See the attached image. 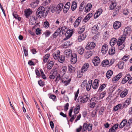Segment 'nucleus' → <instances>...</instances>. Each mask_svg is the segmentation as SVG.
I'll return each instance as SVG.
<instances>
[{
    "label": "nucleus",
    "mask_w": 132,
    "mask_h": 132,
    "mask_svg": "<svg viewBox=\"0 0 132 132\" xmlns=\"http://www.w3.org/2000/svg\"><path fill=\"white\" fill-rule=\"evenodd\" d=\"M68 69L69 71L71 73L74 72L75 71V68L73 67L71 65H68Z\"/></svg>",
    "instance_id": "obj_42"
},
{
    "label": "nucleus",
    "mask_w": 132,
    "mask_h": 132,
    "mask_svg": "<svg viewBox=\"0 0 132 132\" xmlns=\"http://www.w3.org/2000/svg\"><path fill=\"white\" fill-rule=\"evenodd\" d=\"M102 12V9H99L98 11L96 12L95 14L94 17L95 19H96L98 18L100 15L101 14Z\"/></svg>",
    "instance_id": "obj_23"
},
{
    "label": "nucleus",
    "mask_w": 132,
    "mask_h": 132,
    "mask_svg": "<svg viewBox=\"0 0 132 132\" xmlns=\"http://www.w3.org/2000/svg\"><path fill=\"white\" fill-rule=\"evenodd\" d=\"M102 66L103 67L109 66V61L107 59L103 60L102 62Z\"/></svg>",
    "instance_id": "obj_30"
},
{
    "label": "nucleus",
    "mask_w": 132,
    "mask_h": 132,
    "mask_svg": "<svg viewBox=\"0 0 132 132\" xmlns=\"http://www.w3.org/2000/svg\"><path fill=\"white\" fill-rule=\"evenodd\" d=\"M99 81L98 79H96L94 81L92 85L93 89H97L99 86Z\"/></svg>",
    "instance_id": "obj_11"
},
{
    "label": "nucleus",
    "mask_w": 132,
    "mask_h": 132,
    "mask_svg": "<svg viewBox=\"0 0 132 132\" xmlns=\"http://www.w3.org/2000/svg\"><path fill=\"white\" fill-rule=\"evenodd\" d=\"M64 54L66 57H69L71 56L73 54L71 50L68 49L64 51Z\"/></svg>",
    "instance_id": "obj_9"
},
{
    "label": "nucleus",
    "mask_w": 132,
    "mask_h": 132,
    "mask_svg": "<svg viewBox=\"0 0 132 132\" xmlns=\"http://www.w3.org/2000/svg\"><path fill=\"white\" fill-rule=\"evenodd\" d=\"M128 91L127 89H125L122 91L120 94V96L123 98L125 97L128 93Z\"/></svg>",
    "instance_id": "obj_29"
},
{
    "label": "nucleus",
    "mask_w": 132,
    "mask_h": 132,
    "mask_svg": "<svg viewBox=\"0 0 132 132\" xmlns=\"http://www.w3.org/2000/svg\"><path fill=\"white\" fill-rule=\"evenodd\" d=\"M13 15L14 17L16 19H17L19 21H20L21 20V18L19 17L18 15L16 14V12H14L13 13Z\"/></svg>",
    "instance_id": "obj_47"
},
{
    "label": "nucleus",
    "mask_w": 132,
    "mask_h": 132,
    "mask_svg": "<svg viewBox=\"0 0 132 132\" xmlns=\"http://www.w3.org/2000/svg\"><path fill=\"white\" fill-rule=\"evenodd\" d=\"M48 57H49V56L48 55H45L44 59H43V64H44V63H45L47 61Z\"/></svg>",
    "instance_id": "obj_59"
},
{
    "label": "nucleus",
    "mask_w": 132,
    "mask_h": 132,
    "mask_svg": "<svg viewBox=\"0 0 132 132\" xmlns=\"http://www.w3.org/2000/svg\"><path fill=\"white\" fill-rule=\"evenodd\" d=\"M81 99L80 102L82 103H85L86 102L88 99V97L86 95H84L82 96H81L80 97Z\"/></svg>",
    "instance_id": "obj_22"
},
{
    "label": "nucleus",
    "mask_w": 132,
    "mask_h": 132,
    "mask_svg": "<svg viewBox=\"0 0 132 132\" xmlns=\"http://www.w3.org/2000/svg\"><path fill=\"white\" fill-rule=\"evenodd\" d=\"M113 74V72L111 70L108 71L106 74V77L108 78H109L111 77Z\"/></svg>",
    "instance_id": "obj_41"
},
{
    "label": "nucleus",
    "mask_w": 132,
    "mask_h": 132,
    "mask_svg": "<svg viewBox=\"0 0 132 132\" xmlns=\"http://www.w3.org/2000/svg\"><path fill=\"white\" fill-rule=\"evenodd\" d=\"M54 65V62L53 61H50L48 63L47 68L48 70L51 69Z\"/></svg>",
    "instance_id": "obj_36"
},
{
    "label": "nucleus",
    "mask_w": 132,
    "mask_h": 132,
    "mask_svg": "<svg viewBox=\"0 0 132 132\" xmlns=\"http://www.w3.org/2000/svg\"><path fill=\"white\" fill-rule=\"evenodd\" d=\"M38 3V2L36 1H34L31 3V6L32 7H35L37 6Z\"/></svg>",
    "instance_id": "obj_44"
},
{
    "label": "nucleus",
    "mask_w": 132,
    "mask_h": 132,
    "mask_svg": "<svg viewBox=\"0 0 132 132\" xmlns=\"http://www.w3.org/2000/svg\"><path fill=\"white\" fill-rule=\"evenodd\" d=\"M63 5V4L62 3H60L58 4L57 6L56 7V12L58 13H60L61 11L62 10Z\"/></svg>",
    "instance_id": "obj_13"
},
{
    "label": "nucleus",
    "mask_w": 132,
    "mask_h": 132,
    "mask_svg": "<svg viewBox=\"0 0 132 132\" xmlns=\"http://www.w3.org/2000/svg\"><path fill=\"white\" fill-rule=\"evenodd\" d=\"M122 104H119L114 106L113 109V111H116L119 109H121Z\"/></svg>",
    "instance_id": "obj_33"
},
{
    "label": "nucleus",
    "mask_w": 132,
    "mask_h": 132,
    "mask_svg": "<svg viewBox=\"0 0 132 132\" xmlns=\"http://www.w3.org/2000/svg\"><path fill=\"white\" fill-rule=\"evenodd\" d=\"M92 7V5L90 4H88L85 9V11L86 12H89L91 10Z\"/></svg>",
    "instance_id": "obj_28"
},
{
    "label": "nucleus",
    "mask_w": 132,
    "mask_h": 132,
    "mask_svg": "<svg viewBox=\"0 0 132 132\" xmlns=\"http://www.w3.org/2000/svg\"><path fill=\"white\" fill-rule=\"evenodd\" d=\"M72 43L69 41H67L65 42L62 45V47L63 48H66L69 47L72 45Z\"/></svg>",
    "instance_id": "obj_19"
},
{
    "label": "nucleus",
    "mask_w": 132,
    "mask_h": 132,
    "mask_svg": "<svg viewBox=\"0 0 132 132\" xmlns=\"http://www.w3.org/2000/svg\"><path fill=\"white\" fill-rule=\"evenodd\" d=\"M51 32L49 30H46L45 32L43 34H44L46 37H48L51 34Z\"/></svg>",
    "instance_id": "obj_53"
},
{
    "label": "nucleus",
    "mask_w": 132,
    "mask_h": 132,
    "mask_svg": "<svg viewBox=\"0 0 132 132\" xmlns=\"http://www.w3.org/2000/svg\"><path fill=\"white\" fill-rule=\"evenodd\" d=\"M61 29L62 35H65V38L64 39V40H66L72 36L73 33V30L70 29L67 30V27L64 26L61 27Z\"/></svg>",
    "instance_id": "obj_2"
},
{
    "label": "nucleus",
    "mask_w": 132,
    "mask_h": 132,
    "mask_svg": "<svg viewBox=\"0 0 132 132\" xmlns=\"http://www.w3.org/2000/svg\"><path fill=\"white\" fill-rule=\"evenodd\" d=\"M48 10H46V9L43 6L39 7L37 10L36 15L38 17L41 18L42 17H45L47 15Z\"/></svg>",
    "instance_id": "obj_1"
},
{
    "label": "nucleus",
    "mask_w": 132,
    "mask_h": 132,
    "mask_svg": "<svg viewBox=\"0 0 132 132\" xmlns=\"http://www.w3.org/2000/svg\"><path fill=\"white\" fill-rule=\"evenodd\" d=\"M118 67L119 69H121L123 68L124 66V62L120 61L118 63Z\"/></svg>",
    "instance_id": "obj_45"
},
{
    "label": "nucleus",
    "mask_w": 132,
    "mask_h": 132,
    "mask_svg": "<svg viewBox=\"0 0 132 132\" xmlns=\"http://www.w3.org/2000/svg\"><path fill=\"white\" fill-rule=\"evenodd\" d=\"M95 46V44L93 42H89L86 48L87 49H92Z\"/></svg>",
    "instance_id": "obj_16"
},
{
    "label": "nucleus",
    "mask_w": 132,
    "mask_h": 132,
    "mask_svg": "<svg viewBox=\"0 0 132 132\" xmlns=\"http://www.w3.org/2000/svg\"><path fill=\"white\" fill-rule=\"evenodd\" d=\"M57 73V71L56 70H52L50 72V74H51L54 76H56Z\"/></svg>",
    "instance_id": "obj_55"
},
{
    "label": "nucleus",
    "mask_w": 132,
    "mask_h": 132,
    "mask_svg": "<svg viewBox=\"0 0 132 132\" xmlns=\"http://www.w3.org/2000/svg\"><path fill=\"white\" fill-rule=\"evenodd\" d=\"M30 22L32 24H34L36 22V20L34 17L31 16L30 18Z\"/></svg>",
    "instance_id": "obj_39"
},
{
    "label": "nucleus",
    "mask_w": 132,
    "mask_h": 132,
    "mask_svg": "<svg viewBox=\"0 0 132 132\" xmlns=\"http://www.w3.org/2000/svg\"><path fill=\"white\" fill-rule=\"evenodd\" d=\"M69 106V104L68 103H66L65 105L64 106V110L67 111L68 109V107Z\"/></svg>",
    "instance_id": "obj_64"
},
{
    "label": "nucleus",
    "mask_w": 132,
    "mask_h": 132,
    "mask_svg": "<svg viewBox=\"0 0 132 132\" xmlns=\"http://www.w3.org/2000/svg\"><path fill=\"white\" fill-rule=\"evenodd\" d=\"M116 5V3L115 2H112L110 5L109 8L110 10L113 9Z\"/></svg>",
    "instance_id": "obj_51"
},
{
    "label": "nucleus",
    "mask_w": 132,
    "mask_h": 132,
    "mask_svg": "<svg viewBox=\"0 0 132 132\" xmlns=\"http://www.w3.org/2000/svg\"><path fill=\"white\" fill-rule=\"evenodd\" d=\"M82 17L81 16L78 17L75 22L73 25L75 27H77L79 25V23L81 22Z\"/></svg>",
    "instance_id": "obj_12"
},
{
    "label": "nucleus",
    "mask_w": 132,
    "mask_h": 132,
    "mask_svg": "<svg viewBox=\"0 0 132 132\" xmlns=\"http://www.w3.org/2000/svg\"><path fill=\"white\" fill-rule=\"evenodd\" d=\"M108 47L107 45H103L102 48L101 52L103 54H105L107 52Z\"/></svg>",
    "instance_id": "obj_14"
},
{
    "label": "nucleus",
    "mask_w": 132,
    "mask_h": 132,
    "mask_svg": "<svg viewBox=\"0 0 132 132\" xmlns=\"http://www.w3.org/2000/svg\"><path fill=\"white\" fill-rule=\"evenodd\" d=\"M98 27L97 25L96 24L92 27V33H96L98 31Z\"/></svg>",
    "instance_id": "obj_24"
},
{
    "label": "nucleus",
    "mask_w": 132,
    "mask_h": 132,
    "mask_svg": "<svg viewBox=\"0 0 132 132\" xmlns=\"http://www.w3.org/2000/svg\"><path fill=\"white\" fill-rule=\"evenodd\" d=\"M23 47L24 55L26 56H27L28 54V51L26 49V47L25 46H23Z\"/></svg>",
    "instance_id": "obj_61"
},
{
    "label": "nucleus",
    "mask_w": 132,
    "mask_h": 132,
    "mask_svg": "<svg viewBox=\"0 0 132 132\" xmlns=\"http://www.w3.org/2000/svg\"><path fill=\"white\" fill-rule=\"evenodd\" d=\"M84 3L85 2H83L80 4L79 9V11H82L83 10L85 7V6L84 5Z\"/></svg>",
    "instance_id": "obj_52"
},
{
    "label": "nucleus",
    "mask_w": 132,
    "mask_h": 132,
    "mask_svg": "<svg viewBox=\"0 0 132 132\" xmlns=\"http://www.w3.org/2000/svg\"><path fill=\"white\" fill-rule=\"evenodd\" d=\"M121 23L120 22L117 21L114 23L113 26L115 29H117L121 26Z\"/></svg>",
    "instance_id": "obj_15"
},
{
    "label": "nucleus",
    "mask_w": 132,
    "mask_h": 132,
    "mask_svg": "<svg viewBox=\"0 0 132 132\" xmlns=\"http://www.w3.org/2000/svg\"><path fill=\"white\" fill-rule=\"evenodd\" d=\"M117 41V39L115 38H112L110 41V44L111 46H113Z\"/></svg>",
    "instance_id": "obj_34"
},
{
    "label": "nucleus",
    "mask_w": 132,
    "mask_h": 132,
    "mask_svg": "<svg viewBox=\"0 0 132 132\" xmlns=\"http://www.w3.org/2000/svg\"><path fill=\"white\" fill-rule=\"evenodd\" d=\"M87 80H84L83 82L82 83V84L81 85V87L84 88L86 85V84H87Z\"/></svg>",
    "instance_id": "obj_63"
},
{
    "label": "nucleus",
    "mask_w": 132,
    "mask_h": 132,
    "mask_svg": "<svg viewBox=\"0 0 132 132\" xmlns=\"http://www.w3.org/2000/svg\"><path fill=\"white\" fill-rule=\"evenodd\" d=\"M80 108V106L79 105L77 106L75 109H74V112L75 114H77L79 113Z\"/></svg>",
    "instance_id": "obj_50"
},
{
    "label": "nucleus",
    "mask_w": 132,
    "mask_h": 132,
    "mask_svg": "<svg viewBox=\"0 0 132 132\" xmlns=\"http://www.w3.org/2000/svg\"><path fill=\"white\" fill-rule=\"evenodd\" d=\"M68 76L66 75H64L61 76V81L65 85L69 84L71 79H68Z\"/></svg>",
    "instance_id": "obj_4"
},
{
    "label": "nucleus",
    "mask_w": 132,
    "mask_h": 132,
    "mask_svg": "<svg viewBox=\"0 0 132 132\" xmlns=\"http://www.w3.org/2000/svg\"><path fill=\"white\" fill-rule=\"evenodd\" d=\"M92 14L89 13L87 14L83 19V21L84 22L86 23L87 22L92 16Z\"/></svg>",
    "instance_id": "obj_20"
},
{
    "label": "nucleus",
    "mask_w": 132,
    "mask_h": 132,
    "mask_svg": "<svg viewBox=\"0 0 132 132\" xmlns=\"http://www.w3.org/2000/svg\"><path fill=\"white\" fill-rule=\"evenodd\" d=\"M85 26H82V27H79L78 30V32L79 33H81L83 32L85 29Z\"/></svg>",
    "instance_id": "obj_48"
},
{
    "label": "nucleus",
    "mask_w": 132,
    "mask_h": 132,
    "mask_svg": "<svg viewBox=\"0 0 132 132\" xmlns=\"http://www.w3.org/2000/svg\"><path fill=\"white\" fill-rule=\"evenodd\" d=\"M105 94L106 92L105 91L103 92L100 95L99 98L100 99L103 98L105 96Z\"/></svg>",
    "instance_id": "obj_62"
},
{
    "label": "nucleus",
    "mask_w": 132,
    "mask_h": 132,
    "mask_svg": "<svg viewBox=\"0 0 132 132\" xmlns=\"http://www.w3.org/2000/svg\"><path fill=\"white\" fill-rule=\"evenodd\" d=\"M61 70H62L61 72V76L65 75V73L67 70V67L65 66L61 68Z\"/></svg>",
    "instance_id": "obj_35"
},
{
    "label": "nucleus",
    "mask_w": 132,
    "mask_h": 132,
    "mask_svg": "<svg viewBox=\"0 0 132 132\" xmlns=\"http://www.w3.org/2000/svg\"><path fill=\"white\" fill-rule=\"evenodd\" d=\"M56 33L58 34H60V35H62V32L61 29V27H60L59 28L56 30L55 31Z\"/></svg>",
    "instance_id": "obj_56"
},
{
    "label": "nucleus",
    "mask_w": 132,
    "mask_h": 132,
    "mask_svg": "<svg viewBox=\"0 0 132 132\" xmlns=\"http://www.w3.org/2000/svg\"><path fill=\"white\" fill-rule=\"evenodd\" d=\"M92 80H89L87 85L86 89L87 90H89L91 88L92 84Z\"/></svg>",
    "instance_id": "obj_25"
},
{
    "label": "nucleus",
    "mask_w": 132,
    "mask_h": 132,
    "mask_svg": "<svg viewBox=\"0 0 132 132\" xmlns=\"http://www.w3.org/2000/svg\"><path fill=\"white\" fill-rule=\"evenodd\" d=\"M89 67V64L88 63L84 64L82 67L81 70V72L82 73L86 71L88 69Z\"/></svg>",
    "instance_id": "obj_17"
},
{
    "label": "nucleus",
    "mask_w": 132,
    "mask_h": 132,
    "mask_svg": "<svg viewBox=\"0 0 132 132\" xmlns=\"http://www.w3.org/2000/svg\"><path fill=\"white\" fill-rule=\"evenodd\" d=\"M77 7V3L75 1L73 2L71 5V9L72 11H74L76 8Z\"/></svg>",
    "instance_id": "obj_43"
},
{
    "label": "nucleus",
    "mask_w": 132,
    "mask_h": 132,
    "mask_svg": "<svg viewBox=\"0 0 132 132\" xmlns=\"http://www.w3.org/2000/svg\"><path fill=\"white\" fill-rule=\"evenodd\" d=\"M92 61L94 65L96 66H97L100 63V61L98 57L96 56L94 58Z\"/></svg>",
    "instance_id": "obj_7"
},
{
    "label": "nucleus",
    "mask_w": 132,
    "mask_h": 132,
    "mask_svg": "<svg viewBox=\"0 0 132 132\" xmlns=\"http://www.w3.org/2000/svg\"><path fill=\"white\" fill-rule=\"evenodd\" d=\"M115 52V48L114 47H112L109 50V53L110 55H112L114 54Z\"/></svg>",
    "instance_id": "obj_46"
},
{
    "label": "nucleus",
    "mask_w": 132,
    "mask_h": 132,
    "mask_svg": "<svg viewBox=\"0 0 132 132\" xmlns=\"http://www.w3.org/2000/svg\"><path fill=\"white\" fill-rule=\"evenodd\" d=\"M125 39V37L124 36H121L117 42V44L120 50H122L124 48L125 46L123 44Z\"/></svg>",
    "instance_id": "obj_3"
},
{
    "label": "nucleus",
    "mask_w": 132,
    "mask_h": 132,
    "mask_svg": "<svg viewBox=\"0 0 132 132\" xmlns=\"http://www.w3.org/2000/svg\"><path fill=\"white\" fill-rule=\"evenodd\" d=\"M61 75L60 74H58L57 77L55 81L57 83L60 80H61Z\"/></svg>",
    "instance_id": "obj_57"
},
{
    "label": "nucleus",
    "mask_w": 132,
    "mask_h": 132,
    "mask_svg": "<svg viewBox=\"0 0 132 132\" xmlns=\"http://www.w3.org/2000/svg\"><path fill=\"white\" fill-rule=\"evenodd\" d=\"M60 52L59 50H57L54 52L53 54L54 59L55 60L57 59L60 56Z\"/></svg>",
    "instance_id": "obj_21"
},
{
    "label": "nucleus",
    "mask_w": 132,
    "mask_h": 132,
    "mask_svg": "<svg viewBox=\"0 0 132 132\" xmlns=\"http://www.w3.org/2000/svg\"><path fill=\"white\" fill-rule=\"evenodd\" d=\"M92 52L91 51H88L85 54V56L86 58L88 59L92 55Z\"/></svg>",
    "instance_id": "obj_37"
},
{
    "label": "nucleus",
    "mask_w": 132,
    "mask_h": 132,
    "mask_svg": "<svg viewBox=\"0 0 132 132\" xmlns=\"http://www.w3.org/2000/svg\"><path fill=\"white\" fill-rule=\"evenodd\" d=\"M50 98L52 99L53 101H56V97L55 95H52L50 96Z\"/></svg>",
    "instance_id": "obj_58"
},
{
    "label": "nucleus",
    "mask_w": 132,
    "mask_h": 132,
    "mask_svg": "<svg viewBox=\"0 0 132 132\" xmlns=\"http://www.w3.org/2000/svg\"><path fill=\"white\" fill-rule=\"evenodd\" d=\"M131 98H129L127 99L123 104L122 106L123 108H127L130 104L131 102Z\"/></svg>",
    "instance_id": "obj_10"
},
{
    "label": "nucleus",
    "mask_w": 132,
    "mask_h": 132,
    "mask_svg": "<svg viewBox=\"0 0 132 132\" xmlns=\"http://www.w3.org/2000/svg\"><path fill=\"white\" fill-rule=\"evenodd\" d=\"M68 6H67L66 7V6H64L63 9V12L64 13H67V12L68 11L69 8H68Z\"/></svg>",
    "instance_id": "obj_60"
},
{
    "label": "nucleus",
    "mask_w": 132,
    "mask_h": 132,
    "mask_svg": "<svg viewBox=\"0 0 132 132\" xmlns=\"http://www.w3.org/2000/svg\"><path fill=\"white\" fill-rule=\"evenodd\" d=\"M65 57L63 55L60 56L57 59L61 63H63L65 60Z\"/></svg>",
    "instance_id": "obj_40"
},
{
    "label": "nucleus",
    "mask_w": 132,
    "mask_h": 132,
    "mask_svg": "<svg viewBox=\"0 0 132 132\" xmlns=\"http://www.w3.org/2000/svg\"><path fill=\"white\" fill-rule=\"evenodd\" d=\"M106 85L105 84H103L101 85L98 89V92H101L106 87Z\"/></svg>",
    "instance_id": "obj_49"
},
{
    "label": "nucleus",
    "mask_w": 132,
    "mask_h": 132,
    "mask_svg": "<svg viewBox=\"0 0 132 132\" xmlns=\"http://www.w3.org/2000/svg\"><path fill=\"white\" fill-rule=\"evenodd\" d=\"M127 120L126 119L123 120L120 125L119 128H122L127 123Z\"/></svg>",
    "instance_id": "obj_31"
},
{
    "label": "nucleus",
    "mask_w": 132,
    "mask_h": 132,
    "mask_svg": "<svg viewBox=\"0 0 132 132\" xmlns=\"http://www.w3.org/2000/svg\"><path fill=\"white\" fill-rule=\"evenodd\" d=\"M92 125L89 123L87 124L86 123H84L82 128V131L83 132L85 131L87 129L88 131H90L92 130Z\"/></svg>",
    "instance_id": "obj_5"
},
{
    "label": "nucleus",
    "mask_w": 132,
    "mask_h": 132,
    "mask_svg": "<svg viewBox=\"0 0 132 132\" xmlns=\"http://www.w3.org/2000/svg\"><path fill=\"white\" fill-rule=\"evenodd\" d=\"M121 7L120 6H118L116 8L114 12H113V15L114 16L117 14H118L119 13V10L121 9Z\"/></svg>",
    "instance_id": "obj_27"
},
{
    "label": "nucleus",
    "mask_w": 132,
    "mask_h": 132,
    "mask_svg": "<svg viewBox=\"0 0 132 132\" xmlns=\"http://www.w3.org/2000/svg\"><path fill=\"white\" fill-rule=\"evenodd\" d=\"M77 55L75 53H73L71 56L70 61L72 64L75 63L77 61Z\"/></svg>",
    "instance_id": "obj_6"
},
{
    "label": "nucleus",
    "mask_w": 132,
    "mask_h": 132,
    "mask_svg": "<svg viewBox=\"0 0 132 132\" xmlns=\"http://www.w3.org/2000/svg\"><path fill=\"white\" fill-rule=\"evenodd\" d=\"M131 29L129 27H126L124 29L123 35L122 36H124L126 38V36L129 34L131 31Z\"/></svg>",
    "instance_id": "obj_8"
},
{
    "label": "nucleus",
    "mask_w": 132,
    "mask_h": 132,
    "mask_svg": "<svg viewBox=\"0 0 132 132\" xmlns=\"http://www.w3.org/2000/svg\"><path fill=\"white\" fill-rule=\"evenodd\" d=\"M86 37V34L84 33L81 34L78 37V39L79 42H80L84 40Z\"/></svg>",
    "instance_id": "obj_18"
},
{
    "label": "nucleus",
    "mask_w": 132,
    "mask_h": 132,
    "mask_svg": "<svg viewBox=\"0 0 132 132\" xmlns=\"http://www.w3.org/2000/svg\"><path fill=\"white\" fill-rule=\"evenodd\" d=\"M49 22L47 21H46L44 22V27L45 28H47L49 27Z\"/></svg>",
    "instance_id": "obj_54"
},
{
    "label": "nucleus",
    "mask_w": 132,
    "mask_h": 132,
    "mask_svg": "<svg viewBox=\"0 0 132 132\" xmlns=\"http://www.w3.org/2000/svg\"><path fill=\"white\" fill-rule=\"evenodd\" d=\"M24 12L25 13V15L26 18H28L29 15L32 14V12L30 9H28L26 10Z\"/></svg>",
    "instance_id": "obj_26"
},
{
    "label": "nucleus",
    "mask_w": 132,
    "mask_h": 132,
    "mask_svg": "<svg viewBox=\"0 0 132 132\" xmlns=\"http://www.w3.org/2000/svg\"><path fill=\"white\" fill-rule=\"evenodd\" d=\"M84 49L82 47H80L77 48V51L78 53L81 55H82L84 53Z\"/></svg>",
    "instance_id": "obj_38"
},
{
    "label": "nucleus",
    "mask_w": 132,
    "mask_h": 132,
    "mask_svg": "<svg viewBox=\"0 0 132 132\" xmlns=\"http://www.w3.org/2000/svg\"><path fill=\"white\" fill-rule=\"evenodd\" d=\"M49 11H51L52 13H54L55 11H56V7L55 6L52 5L48 9Z\"/></svg>",
    "instance_id": "obj_32"
}]
</instances>
